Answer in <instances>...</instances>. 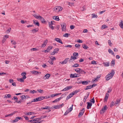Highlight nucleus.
Here are the masks:
<instances>
[{"instance_id": "nucleus-1", "label": "nucleus", "mask_w": 123, "mask_h": 123, "mask_svg": "<svg viewBox=\"0 0 123 123\" xmlns=\"http://www.w3.org/2000/svg\"><path fill=\"white\" fill-rule=\"evenodd\" d=\"M114 74L115 72L114 70H112L111 72L107 75L105 76V78L106 80H108L114 76Z\"/></svg>"}, {"instance_id": "nucleus-2", "label": "nucleus", "mask_w": 123, "mask_h": 123, "mask_svg": "<svg viewBox=\"0 0 123 123\" xmlns=\"http://www.w3.org/2000/svg\"><path fill=\"white\" fill-rule=\"evenodd\" d=\"M62 9V7L60 6H56L53 9V11L56 13H58L61 11Z\"/></svg>"}, {"instance_id": "nucleus-3", "label": "nucleus", "mask_w": 123, "mask_h": 123, "mask_svg": "<svg viewBox=\"0 0 123 123\" xmlns=\"http://www.w3.org/2000/svg\"><path fill=\"white\" fill-rule=\"evenodd\" d=\"M43 99V96H40L37 98H35L33 100L34 102H36L41 101Z\"/></svg>"}, {"instance_id": "nucleus-4", "label": "nucleus", "mask_w": 123, "mask_h": 123, "mask_svg": "<svg viewBox=\"0 0 123 123\" xmlns=\"http://www.w3.org/2000/svg\"><path fill=\"white\" fill-rule=\"evenodd\" d=\"M108 109V107L107 105L103 107L102 109L100 111V113L101 114H103L105 111Z\"/></svg>"}, {"instance_id": "nucleus-5", "label": "nucleus", "mask_w": 123, "mask_h": 123, "mask_svg": "<svg viewBox=\"0 0 123 123\" xmlns=\"http://www.w3.org/2000/svg\"><path fill=\"white\" fill-rule=\"evenodd\" d=\"M62 29L63 31H65L66 30V25L65 23H63L61 25Z\"/></svg>"}, {"instance_id": "nucleus-6", "label": "nucleus", "mask_w": 123, "mask_h": 123, "mask_svg": "<svg viewBox=\"0 0 123 123\" xmlns=\"http://www.w3.org/2000/svg\"><path fill=\"white\" fill-rule=\"evenodd\" d=\"M9 36L8 35H6L4 36L3 40L2 41V43H3L5 42L6 39Z\"/></svg>"}, {"instance_id": "nucleus-7", "label": "nucleus", "mask_w": 123, "mask_h": 123, "mask_svg": "<svg viewBox=\"0 0 123 123\" xmlns=\"http://www.w3.org/2000/svg\"><path fill=\"white\" fill-rule=\"evenodd\" d=\"M21 119H22V118L21 117H17L12 122L15 123L17 122L18 121V120Z\"/></svg>"}, {"instance_id": "nucleus-8", "label": "nucleus", "mask_w": 123, "mask_h": 123, "mask_svg": "<svg viewBox=\"0 0 123 123\" xmlns=\"http://www.w3.org/2000/svg\"><path fill=\"white\" fill-rule=\"evenodd\" d=\"M84 110V108H83L82 110L80 111V112L79 113L78 115V117H80L83 114V113L84 112V111H83V110Z\"/></svg>"}, {"instance_id": "nucleus-9", "label": "nucleus", "mask_w": 123, "mask_h": 123, "mask_svg": "<svg viewBox=\"0 0 123 123\" xmlns=\"http://www.w3.org/2000/svg\"><path fill=\"white\" fill-rule=\"evenodd\" d=\"M20 98L22 99H26L29 98V96L27 95H23L20 96Z\"/></svg>"}, {"instance_id": "nucleus-10", "label": "nucleus", "mask_w": 123, "mask_h": 123, "mask_svg": "<svg viewBox=\"0 0 123 123\" xmlns=\"http://www.w3.org/2000/svg\"><path fill=\"white\" fill-rule=\"evenodd\" d=\"M31 72L32 74H33L35 75H37L39 73L40 74H41V72H38L35 71V70H32L31 71Z\"/></svg>"}, {"instance_id": "nucleus-11", "label": "nucleus", "mask_w": 123, "mask_h": 123, "mask_svg": "<svg viewBox=\"0 0 123 123\" xmlns=\"http://www.w3.org/2000/svg\"><path fill=\"white\" fill-rule=\"evenodd\" d=\"M69 59V58H66L63 62H61V64H66L67 62Z\"/></svg>"}, {"instance_id": "nucleus-12", "label": "nucleus", "mask_w": 123, "mask_h": 123, "mask_svg": "<svg viewBox=\"0 0 123 123\" xmlns=\"http://www.w3.org/2000/svg\"><path fill=\"white\" fill-rule=\"evenodd\" d=\"M55 40L57 42L61 43V44H63L62 41L61 39L58 38H55Z\"/></svg>"}, {"instance_id": "nucleus-13", "label": "nucleus", "mask_w": 123, "mask_h": 123, "mask_svg": "<svg viewBox=\"0 0 123 123\" xmlns=\"http://www.w3.org/2000/svg\"><path fill=\"white\" fill-rule=\"evenodd\" d=\"M50 75L49 74H47L45 75V76L43 77V79H48L49 78Z\"/></svg>"}, {"instance_id": "nucleus-14", "label": "nucleus", "mask_w": 123, "mask_h": 123, "mask_svg": "<svg viewBox=\"0 0 123 123\" xmlns=\"http://www.w3.org/2000/svg\"><path fill=\"white\" fill-rule=\"evenodd\" d=\"M87 108L88 109H89L90 107L92 106V103L91 102H87Z\"/></svg>"}, {"instance_id": "nucleus-15", "label": "nucleus", "mask_w": 123, "mask_h": 123, "mask_svg": "<svg viewBox=\"0 0 123 123\" xmlns=\"http://www.w3.org/2000/svg\"><path fill=\"white\" fill-rule=\"evenodd\" d=\"M39 19L41 20L42 23H45L46 22V21L45 20L44 18L41 16L39 17Z\"/></svg>"}, {"instance_id": "nucleus-16", "label": "nucleus", "mask_w": 123, "mask_h": 123, "mask_svg": "<svg viewBox=\"0 0 123 123\" xmlns=\"http://www.w3.org/2000/svg\"><path fill=\"white\" fill-rule=\"evenodd\" d=\"M73 95V94H72V93H71L67 96L66 98V99L67 100H68L69 99L71 98L72 97Z\"/></svg>"}, {"instance_id": "nucleus-17", "label": "nucleus", "mask_w": 123, "mask_h": 123, "mask_svg": "<svg viewBox=\"0 0 123 123\" xmlns=\"http://www.w3.org/2000/svg\"><path fill=\"white\" fill-rule=\"evenodd\" d=\"M70 77L71 78H74L77 77V76L76 75V73L74 74H71L70 75Z\"/></svg>"}, {"instance_id": "nucleus-18", "label": "nucleus", "mask_w": 123, "mask_h": 123, "mask_svg": "<svg viewBox=\"0 0 123 123\" xmlns=\"http://www.w3.org/2000/svg\"><path fill=\"white\" fill-rule=\"evenodd\" d=\"M53 23L52 21H51V23L49 22V27L52 30L54 29V27L52 26Z\"/></svg>"}, {"instance_id": "nucleus-19", "label": "nucleus", "mask_w": 123, "mask_h": 123, "mask_svg": "<svg viewBox=\"0 0 123 123\" xmlns=\"http://www.w3.org/2000/svg\"><path fill=\"white\" fill-rule=\"evenodd\" d=\"M33 22L36 25H37L38 26H39L40 25V24L39 23L37 22V21L36 20H33Z\"/></svg>"}, {"instance_id": "nucleus-20", "label": "nucleus", "mask_w": 123, "mask_h": 123, "mask_svg": "<svg viewBox=\"0 0 123 123\" xmlns=\"http://www.w3.org/2000/svg\"><path fill=\"white\" fill-rule=\"evenodd\" d=\"M38 30V28H36L33 29L31 31L32 32L34 33H35Z\"/></svg>"}, {"instance_id": "nucleus-21", "label": "nucleus", "mask_w": 123, "mask_h": 123, "mask_svg": "<svg viewBox=\"0 0 123 123\" xmlns=\"http://www.w3.org/2000/svg\"><path fill=\"white\" fill-rule=\"evenodd\" d=\"M17 112L16 111H14L13 113H11L10 114H8L5 116L6 117H8V116H12L15 113H16Z\"/></svg>"}, {"instance_id": "nucleus-22", "label": "nucleus", "mask_w": 123, "mask_h": 123, "mask_svg": "<svg viewBox=\"0 0 123 123\" xmlns=\"http://www.w3.org/2000/svg\"><path fill=\"white\" fill-rule=\"evenodd\" d=\"M80 81H81L82 84L83 85H87L88 83V82L87 81H82L81 80Z\"/></svg>"}, {"instance_id": "nucleus-23", "label": "nucleus", "mask_w": 123, "mask_h": 123, "mask_svg": "<svg viewBox=\"0 0 123 123\" xmlns=\"http://www.w3.org/2000/svg\"><path fill=\"white\" fill-rule=\"evenodd\" d=\"M53 19L57 21H59V17L57 16H55L54 17Z\"/></svg>"}, {"instance_id": "nucleus-24", "label": "nucleus", "mask_w": 123, "mask_h": 123, "mask_svg": "<svg viewBox=\"0 0 123 123\" xmlns=\"http://www.w3.org/2000/svg\"><path fill=\"white\" fill-rule=\"evenodd\" d=\"M62 97H60V98H57L55 99L54 100V101H53V102H52L53 103H55L56 102H57V101H59L60 100V99H62Z\"/></svg>"}, {"instance_id": "nucleus-25", "label": "nucleus", "mask_w": 123, "mask_h": 123, "mask_svg": "<svg viewBox=\"0 0 123 123\" xmlns=\"http://www.w3.org/2000/svg\"><path fill=\"white\" fill-rule=\"evenodd\" d=\"M80 91L79 90H76L75 91L73 92H71L73 95L77 93L78 92H79Z\"/></svg>"}, {"instance_id": "nucleus-26", "label": "nucleus", "mask_w": 123, "mask_h": 123, "mask_svg": "<svg viewBox=\"0 0 123 123\" xmlns=\"http://www.w3.org/2000/svg\"><path fill=\"white\" fill-rule=\"evenodd\" d=\"M121 100V99H117L116 100V102L115 103V104L116 105H117L118 104H119Z\"/></svg>"}, {"instance_id": "nucleus-27", "label": "nucleus", "mask_w": 123, "mask_h": 123, "mask_svg": "<svg viewBox=\"0 0 123 123\" xmlns=\"http://www.w3.org/2000/svg\"><path fill=\"white\" fill-rule=\"evenodd\" d=\"M91 88H92L91 87V85L88 86H87L86 87V88H85L84 89L85 90H86L88 89H91Z\"/></svg>"}, {"instance_id": "nucleus-28", "label": "nucleus", "mask_w": 123, "mask_h": 123, "mask_svg": "<svg viewBox=\"0 0 123 123\" xmlns=\"http://www.w3.org/2000/svg\"><path fill=\"white\" fill-rule=\"evenodd\" d=\"M109 96V94L106 93L105 95V98L104 100L106 101L108 99Z\"/></svg>"}, {"instance_id": "nucleus-29", "label": "nucleus", "mask_w": 123, "mask_h": 123, "mask_svg": "<svg viewBox=\"0 0 123 123\" xmlns=\"http://www.w3.org/2000/svg\"><path fill=\"white\" fill-rule=\"evenodd\" d=\"M103 64L105 67L109 66V62H106L105 63H104Z\"/></svg>"}, {"instance_id": "nucleus-30", "label": "nucleus", "mask_w": 123, "mask_h": 123, "mask_svg": "<svg viewBox=\"0 0 123 123\" xmlns=\"http://www.w3.org/2000/svg\"><path fill=\"white\" fill-rule=\"evenodd\" d=\"M80 69V73L82 74H85L86 73V72L85 71L82 70L81 69Z\"/></svg>"}, {"instance_id": "nucleus-31", "label": "nucleus", "mask_w": 123, "mask_h": 123, "mask_svg": "<svg viewBox=\"0 0 123 123\" xmlns=\"http://www.w3.org/2000/svg\"><path fill=\"white\" fill-rule=\"evenodd\" d=\"M108 52H109V53H111L112 55H114V52H113V51L111 50V49H109L108 50Z\"/></svg>"}, {"instance_id": "nucleus-32", "label": "nucleus", "mask_w": 123, "mask_h": 123, "mask_svg": "<svg viewBox=\"0 0 123 123\" xmlns=\"http://www.w3.org/2000/svg\"><path fill=\"white\" fill-rule=\"evenodd\" d=\"M73 105H72V106L70 107V108H68V109L67 111H69V112H70L73 109Z\"/></svg>"}, {"instance_id": "nucleus-33", "label": "nucleus", "mask_w": 123, "mask_h": 123, "mask_svg": "<svg viewBox=\"0 0 123 123\" xmlns=\"http://www.w3.org/2000/svg\"><path fill=\"white\" fill-rule=\"evenodd\" d=\"M17 80L18 81L21 82H24V80H23L22 78H21L19 79H17Z\"/></svg>"}, {"instance_id": "nucleus-34", "label": "nucleus", "mask_w": 123, "mask_h": 123, "mask_svg": "<svg viewBox=\"0 0 123 123\" xmlns=\"http://www.w3.org/2000/svg\"><path fill=\"white\" fill-rule=\"evenodd\" d=\"M89 94V93H88V94L87 96H84V98L83 100V101L84 102H85L86 101V100L87 99L88 95Z\"/></svg>"}, {"instance_id": "nucleus-35", "label": "nucleus", "mask_w": 123, "mask_h": 123, "mask_svg": "<svg viewBox=\"0 0 123 123\" xmlns=\"http://www.w3.org/2000/svg\"><path fill=\"white\" fill-rule=\"evenodd\" d=\"M115 64V61L114 60H113L111 62V66H114Z\"/></svg>"}, {"instance_id": "nucleus-36", "label": "nucleus", "mask_w": 123, "mask_h": 123, "mask_svg": "<svg viewBox=\"0 0 123 123\" xmlns=\"http://www.w3.org/2000/svg\"><path fill=\"white\" fill-rule=\"evenodd\" d=\"M33 16L35 17L37 19H38L39 18V17L40 16H38L36 14H33Z\"/></svg>"}, {"instance_id": "nucleus-37", "label": "nucleus", "mask_w": 123, "mask_h": 123, "mask_svg": "<svg viewBox=\"0 0 123 123\" xmlns=\"http://www.w3.org/2000/svg\"><path fill=\"white\" fill-rule=\"evenodd\" d=\"M50 107L49 106H45V107H42L41 108L42 109H48Z\"/></svg>"}, {"instance_id": "nucleus-38", "label": "nucleus", "mask_w": 123, "mask_h": 123, "mask_svg": "<svg viewBox=\"0 0 123 123\" xmlns=\"http://www.w3.org/2000/svg\"><path fill=\"white\" fill-rule=\"evenodd\" d=\"M79 66V64H77V63H75L74 65H73L72 66V67H73L74 68H76L78 67Z\"/></svg>"}, {"instance_id": "nucleus-39", "label": "nucleus", "mask_w": 123, "mask_h": 123, "mask_svg": "<svg viewBox=\"0 0 123 123\" xmlns=\"http://www.w3.org/2000/svg\"><path fill=\"white\" fill-rule=\"evenodd\" d=\"M119 25L121 28L123 29V23L122 21L121 22L120 24H119Z\"/></svg>"}, {"instance_id": "nucleus-40", "label": "nucleus", "mask_w": 123, "mask_h": 123, "mask_svg": "<svg viewBox=\"0 0 123 123\" xmlns=\"http://www.w3.org/2000/svg\"><path fill=\"white\" fill-rule=\"evenodd\" d=\"M53 47L51 46H49L47 48V50H48L49 51L52 49Z\"/></svg>"}, {"instance_id": "nucleus-41", "label": "nucleus", "mask_w": 123, "mask_h": 123, "mask_svg": "<svg viewBox=\"0 0 123 123\" xmlns=\"http://www.w3.org/2000/svg\"><path fill=\"white\" fill-rule=\"evenodd\" d=\"M70 35V34H68L67 33H65L64 34L63 36L64 37H68L69 35Z\"/></svg>"}, {"instance_id": "nucleus-42", "label": "nucleus", "mask_w": 123, "mask_h": 123, "mask_svg": "<svg viewBox=\"0 0 123 123\" xmlns=\"http://www.w3.org/2000/svg\"><path fill=\"white\" fill-rule=\"evenodd\" d=\"M80 68H78L75 69H74V70L77 73H80V70L79 69Z\"/></svg>"}, {"instance_id": "nucleus-43", "label": "nucleus", "mask_w": 123, "mask_h": 123, "mask_svg": "<svg viewBox=\"0 0 123 123\" xmlns=\"http://www.w3.org/2000/svg\"><path fill=\"white\" fill-rule=\"evenodd\" d=\"M115 104V103H114V101H112L111 104L110 106V107H112Z\"/></svg>"}, {"instance_id": "nucleus-44", "label": "nucleus", "mask_w": 123, "mask_h": 123, "mask_svg": "<svg viewBox=\"0 0 123 123\" xmlns=\"http://www.w3.org/2000/svg\"><path fill=\"white\" fill-rule=\"evenodd\" d=\"M107 27V26L105 25H103L101 27V28L102 29H104L105 28H106Z\"/></svg>"}, {"instance_id": "nucleus-45", "label": "nucleus", "mask_w": 123, "mask_h": 123, "mask_svg": "<svg viewBox=\"0 0 123 123\" xmlns=\"http://www.w3.org/2000/svg\"><path fill=\"white\" fill-rule=\"evenodd\" d=\"M83 47L84 49H86L88 48V47L85 44L83 45Z\"/></svg>"}, {"instance_id": "nucleus-46", "label": "nucleus", "mask_w": 123, "mask_h": 123, "mask_svg": "<svg viewBox=\"0 0 123 123\" xmlns=\"http://www.w3.org/2000/svg\"><path fill=\"white\" fill-rule=\"evenodd\" d=\"M11 42L12 43L13 45H15L16 44V42L14 40H12Z\"/></svg>"}, {"instance_id": "nucleus-47", "label": "nucleus", "mask_w": 123, "mask_h": 123, "mask_svg": "<svg viewBox=\"0 0 123 123\" xmlns=\"http://www.w3.org/2000/svg\"><path fill=\"white\" fill-rule=\"evenodd\" d=\"M92 18H97L98 17V16L97 15H95V14H92Z\"/></svg>"}, {"instance_id": "nucleus-48", "label": "nucleus", "mask_w": 123, "mask_h": 123, "mask_svg": "<svg viewBox=\"0 0 123 123\" xmlns=\"http://www.w3.org/2000/svg\"><path fill=\"white\" fill-rule=\"evenodd\" d=\"M30 92V93H36L37 92L34 90H33V91H31Z\"/></svg>"}, {"instance_id": "nucleus-49", "label": "nucleus", "mask_w": 123, "mask_h": 123, "mask_svg": "<svg viewBox=\"0 0 123 123\" xmlns=\"http://www.w3.org/2000/svg\"><path fill=\"white\" fill-rule=\"evenodd\" d=\"M112 90L111 88V87H110L108 89V90L107 91V92L108 93H109Z\"/></svg>"}, {"instance_id": "nucleus-50", "label": "nucleus", "mask_w": 123, "mask_h": 123, "mask_svg": "<svg viewBox=\"0 0 123 123\" xmlns=\"http://www.w3.org/2000/svg\"><path fill=\"white\" fill-rule=\"evenodd\" d=\"M36 122L37 121V120H36V119L35 118L34 119H32L31 120H29V121L28 122Z\"/></svg>"}, {"instance_id": "nucleus-51", "label": "nucleus", "mask_w": 123, "mask_h": 123, "mask_svg": "<svg viewBox=\"0 0 123 123\" xmlns=\"http://www.w3.org/2000/svg\"><path fill=\"white\" fill-rule=\"evenodd\" d=\"M90 101L91 102H92L94 104L95 102V100H94V98H92L90 100Z\"/></svg>"}, {"instance_id": "nucleus-52", "label": "nucleus", "mask_w": 123, "mask_h": 123, "mask_svg": "<svg viewBox=\"0 0 123 123\" xmlns=\"http://www.w3.org/2000/svg\"><path fill=\"white\" fill-rule=\"evenodd\" d=\"M37 91L39 92H40L41 93H42L43 92V90H42L38 89Z\"/></svg>"}, {"instance_id": "nucleus-53", "label": "nucleus", "mask_w": 123, "mask_h": 123, "mask_svg": "<svg viewBox=\"0 0 123 123\" xmlns=\"http://www.w3.org/2000/svg\"><path fill=\"white\" fill-rule=\"evenodd\" d=\"M48 62L49 63L51 64H53V62L51 59L49 60Z\"/></svg>"}, {"instance_id": "nucleus-54", "label": "nucleus", "mask_w": 123, "mask_h": 123, "mask_svg": "<svg viewBox=\"0 0 123 123\" xmlns=\"http://www.w3.org/2000/svg\"><path fill=\"white\" fill-rule=\"evenodd\" d=\"M78 53L77 52H74L73 54L74 56H78Z\"/></svg>"}, {"instance_id": "nucleus-55", "label": "nucleus", "mask_w": 123, "mask_h": 123, "mask_svg": "<svg viewBox=\"0 0 123 123\" xmlns=\"http://www.w3.org/2000/svg\"><path fill=\"white\" fill-rule=\"evenodd\" d=\"M80 44H76L75 45V47H76V48H79L80 47Z\"/></svg>"}, {"instance_id": "nucleus-56", "label": "nucleus", "mask_w": 123, "mask_h": 123, "mask_svg": "<svg viewBox=\"0 0 123 123\" xmlns=\"http://www.w3.org/2000/svg\"><path fill=\"white\" fill-rule=\"evenodd\" d=\"M67 89H68V90L71 89L72 87V86H67Z\"/></svg>"}, {"instance_id": "nucleus-57", "label": "nucleus", "mask_w": 123, "mask_h": 123, "mask_svg": "<svg viewBox=\"0 0 123 123\" xmlns=\"http://www.w3.org/2000/svg\"><path fill=\"white\" fill-rule=\"evenodd\" d=\"M65 46L66 47H69V48H71L72 47V46L69 45H66Z\"/></svg>"}, {"instance_id": "nucleus-58", "label": "nucleus", "mask_w": 123, "mask_h": 123, "mask_svg": "<svg viewBox=\"0 0 123 123\" xmlns=\"http://www.w3.org/2000/svg\"><path fill=\"white\" fill-rule=\"evenodd\" d=\"M33 102H34L33 101V100H32L31 102H29L28 103H27V105H28V104H31Z\"/></svg>"}, {"instance_id": "nucleus-59", "label": "nucleus", "mask_w": 123, "mask_h": 123, "mask_svg": "<svg viewBox=\"0 0 123 123\" xmlns=\"http://www.w3.org/2000/svg\"><path fill=\"white\" fill-rule=\"evenodd\" d=\"M55 53H58V52L56 51H54L53 52L51 53V55H54L55 54Z\"/></svg>"}, {"instance_id": "nucleus-60", "label": "nucleus", "mask_w": 123, "mask_h": 123, "mask_svg": "<svg viewBox=\"0 0 123 123\" xmlns=\"http://www.w3.org/2000/svg\"><path fill=\"white\" fill-rule=\"evenodd\" d=\"M67 87H66L64 89L62 90V91H66L68 90V89H67Z\"/></svg>"}, {"instance_id": "nucleus-61", "label": "nucleus", "mask_w": 123, "mask_h": 123, "mask_svg": "<svg viewBox=\"0 0 123 123\" xmlns=\"http://www.w3.org/2000/svg\"><path fill=\"white\" fill-rule=\"evenodd\" d=\"M47 117V115L42 116H41V119H42L44 118H45L46 117Z\"/></svg>"}, {"instance_id": "nucleus-62", "label": "nucleus", "mask_w": 123, "mask_h": 123, "mask_svg": "<svg viewBox=\"0 0 123 123\" xmlns=\"http://www.w3.org/2000/svg\"><path fill=\"white\" fill-rule=\"evenodd\" d=\"M75 27V26L74 25H71L70 26V28L71 29H74Z\"/></svg>"}, {"instance_id": "nucleus-63", "label": "nucleus", "mask_w": 123, "mask_h": 123, "mask_svg": "<svg viewBox=\"0 0 123 123\" xmlns=\"http://www.w3.org/2000/svg\"><path fill=\"white\" fill-rule=\"evenodd\" d=\"M108 42L109 45L111 46V44H112L111 41L110 40H108Z\"/></svg>"}, {"instance_id": "nucleus-64", "label": "nucleus", "mask_w": 123, "mask_h": 123, "mask_svg": "<svg viewBox=\"0 0 123 123\" xmlns=\"http://www.w3.org/2000/svg\"><path fill=\"white\" fill-rule=\"evenodd\" d=\"M69 112L67 110V111L64 114V115L65 116L67 115Z\"/></svg>"}]
</instances>
